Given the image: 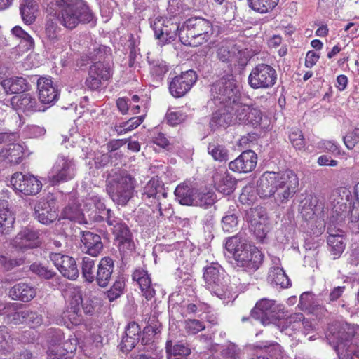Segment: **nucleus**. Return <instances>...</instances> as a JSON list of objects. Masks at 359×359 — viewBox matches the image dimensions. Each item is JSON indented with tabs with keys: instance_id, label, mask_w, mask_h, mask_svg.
Here are the masks:
<instances>
[{
	"instance_id": "nucleus-39",
	"label": "nucleus",
	"mask_w": 359,
	"mask_h": 359,
	"mask_svg": "<svg viewBox=\"0 0 359 359\" xmlns=\"http://www.w3.org/2000/svg\"><path fill=\"white\" fill-rule=\"evenodd\" d=\"M238 53H240V50L235 44L225 42L218 48L217 55L221 62H231Z\"/></svg>"
},
{
	"instance_id": "nucleus-35",
	"label": "nucleus",
	"mask_w": 359,
	"mask_h": 359,
	"mask_svg": "<svg viewBox=\"0 0 359 359\" xmlns=\"http://www.w3.org/2000/svg\"><path fill=\"white\" fill-rule=\"evenodd\" d=\"M175 195L179 203L183 205H193L194 203V189L187 182L180 184L175 190Z\"/></svg>"
},
{
	"instance_id": "nucleus-8",
	"label": "nucleus",
	"mask_w": 359,
	"mask_h": 359,
	"mask_svg": "<svg viewBox=\"0 0 359 359\" xmlns=\"http://www.w3.org/2000/svg\"><path fill=\"white\" fill-rule=\"evenodd\" d=\"M50 15L56 17L63 27L71 30L80 23H87L93 19V14L84 2L62 9L57 15Z\"/></svg>"
},
{
	"instance_id": "nucleus-15",
	"label": "nucleus",
	"mask_w": 359,
	"mask_h": 359,
	"mask_svg": "<svg viewBox=\"0 0 359 359\" xmlns=\"http://www.w3.org/2000/svg\"><path fill=\"white\" fill-rule=\"evenodd\" d=\"M197 74L194 70L182 72L169 82V91L175 98L184 96L197 81Z\"/></svg>"
},
{
	"instance_id": "nucleus-16",
	"label": "nucleus",
	"mask_w": 359,
	"mask_h": 359,
	"mask_svg": "<svg viewBox=\"0 0 359 359\" xmlns=\"http://www.w3.org/2000/svg\"><path fill=\"white\" fill-rule=\"evenodd\" d=\"M50 259L60 273L69 280H76L79 277V269L76 260L67 255L52 252L50 254Z\"/></svg>"
},
{
	"instance_id": "nucleus-50",
	"label": "nucleus",
	"mask_w": 359,
	"mask_h": 359,
	"mask_svg": "<svg viewBox=\"0 0 359 359\" xmlns=\"http://www.w3.org/2000/svg\"><path fill=\"white\" fill-rule=\"evenodd\" d=\"M289 140L293 147L299 151L304 150L306 141L302 130L299 128H292L289 133Z\"/></svg>"
},
{
	"instance_id": "nucleus-7",
	"label": "nucleus",
	"mask_w": 359,
	"mask_h": 359,
	"mask_svg": "<svg viewBox=\"0 0 359 359\" xmlns=\"http://www.w3.org/2000/svg\"><path fill=\"white\" fill-rule=\"evenodd\" d=\"M66 306L62 313V318L72 325H79L84 321L82 313L83 296L81 287L69 285L65 291Z\"/></svg>"
},
{
	"instance_id": "nucleus-19",
	"label": "nucleus",
	"mask_w": 359,
	"mask_h": 359,
	"mask_svg": "<svg viewBox=\"0 0 359 359\" xmlns=\"http://www.w3.org/2000/svg\"><path fill=\"white\" fill-rule=\"evenodd\" d=\"M12 108L18 112H22L26 115L41 111V107L36 98L31 93H22L13 96L10 100Z\"/></svg>"
},
{
	"instance_id": "nucleus-25",
	"label": "nucleus",
	"mask_w": 359,
	"mask_h": 359,
	"mask_svg": "<svg viewBox=\"0 0 359 359\" xmlns=\"http://www.w3.org/2000/svg\"><path fill=\"white\" fill-rule=\"evenodd\" d=\"M112 233L120 252L125 254L133 251L134 249L133 235L129 227L124 222H119L112 228Z\"/></svg>"
},
{
	"instance_id": "nucleus-53",
	"label": "nucleus",
	"mask_w": 359,
	"mask_h": 359,
	"mask_svg": "<svg viewBox=\"0 0 359 359\" xmlns=\"http://www.w3.org/2000/svg\"><path fill=\"white\" fill-rule=\"evenodd\" d=\"M30 270L45 279L52 278L56 273L53 269L43 265L40 263H34L30 266Z\"/></svg>"
},
{
	"instance_id": "nucleus-22",
	"label": "nucleus",
	"mask_w": 359,
	"mask_h": 359,
	"mask_svg": "<svg viewBox=\"0 0 359 359\" xmlns=\"http://www.w3.org/2000/svg\"><path fill=\"white\" fill-rule=\"evenodd\" d=\"M42 231L34 229L31 226H26L16 235L14 242L16 247L20 249L34 248L39 247L41 243Z\"/></svg>"
},
{
	"instance_id": "nucleus-23",
	"label": "nucleus",
	"mask_w": 359,
	"mask_h": 359,
	"mask_svg": "<svg viewBox=\"0 0 359 359\" xmlns=\"http://www.w3.org/2000/svg\"><path fill=\"white\" fill-rule=\"evenodd\" d=\"M35 215L39 222L43 224H49L58 217V210L53 200L41 198L34 207Z\"/></svg>"
},
{
	"instance_id": "nucleus-11",
	"label": "nucleus",
	"mask_w": 359,
	"mask_h": 359,
	"mask_svg": "<svg viewBox=\"0 0 359 359\" xmlns=\"http://www.w3.org/2000/svg\"><path fill=\"white\" fill-rule=\"evenodd\" d=\"M235 121L239 124L250 125L254 128H265L268 126V119L264 117L262 112L248 105L236 104Z\"/></svg>"
},
{
	"instance_id": "nucleus-32",
	"label": "nucleus",
	"mask_w": 359,
	"mask_h": 359,
	"mask_svg": "<svg viewBox=\"0 0 359 359\" xmlns=\"http://www.w3.org/2000/svg\"><path fill=\"white\" fill-rule=\"evenodd\" d=\"M24 155V149L20 144H9L0 151V158L11 165L21 163Z\"/></svg>"
},
{
	"instance_id": "nucleus-60",
	"label": "nucleus",
	"mask_w": 359,
	"mask_h": 359,
	"mask_svg": "<svg viewBox=\"0 0 359 359\" xmlns=\"http://www.w3.org/2000/svg\"><path fill=\"white\" fill-rule=\"evenodd\" d=\"M139 338L131 337L130 336H123L121 341L119 344L120 350L123 353H128L131 351L138 343Z\"/></svg>"
},
{
	"instance_id": "nucleus-57",
	"label": "nucleus",
	"mask_w": 359,
	"mask_h": 359,
	"mask_svg": "<svg viewBox=\"0 0 359 359\" xmlns=\"http://www.w3.org/2000/svg\"><path fill=\"white\" fill-rule=\"evenodd\" d=\"M62 217L72 221L79 220L81 216V210L77 205H67L62 211Z\"/></svg>"
},
{
	"instance_id": "nucleus-4",
	"label": "nucleus",
	"mask_w": 359,
	"mask_h": 359,
	"mask_svg": "<svg viewBox=\"0 0 359 359\" xmlns=\"http://www.w3.org/2000/svg\"><path fill=\"white\" fill-rule=\"evenodd\" d=\"M212 34L210 21L200 17L190 18L181 25L180 41L185 46L197 47L208 42Z\"/></svg>"
},
{
	"instance_id": "nucleus-62",
	"label": "nucleus",
	"mask_w": 359,
	"mask_h": 359,
	"mask_svg": "<svg viewBox=\"0 0 359 359\" xmlns=\"http://www.w3.org/2000/svg\"><path fill=\"white\" fill-rule=\"evenodd\" d=\"M319 144L320 149L325 152L331 153L335 155L341 154L339 146L334 141L324 140H322Z\"/></svg>"
},
{
	"instance_id": "nucleus-1",
	"label": "nucleus",
	"mask_w": 359,
	"mask_h": 359,
	"mask_svg": "<svg viewBox=\"0 0 359 359\" xmlns=\"http://www.w3.org/2000/svg\"><path fill=\"white\" fill-rule=\"evenodd\" d=\"M299 178L291 170L280 172H264L259 177L257 191L263 198L274 197L281 203H286L297 191Z\"/></svg>"
},
{
	"instance_id": "nucleus-33",
	"label": "nucleus",
	"mask_w": 359,
	"mask_h": 359,
	"mask_svg": "<svg viewBox=\"0 0 359 359\" xmlns=\"http://www.w3.org/2000/svg\"><path fill=\"white\" fill-rule=\"evenodd\" d=\"M9 296L14 300L28 302L36 296V290L27 283H19L10 289Z\"/></svg>"
},
{
	"instance_id": "nucleus-47",
	"label": "nucleus",
	"mask_w": 359,
	"mask_h": 359,
	"mask_svg": "<svg viewBox=\"0 0 359 359\" xmlns=\"http://www.w3.org/2000/svg\"><path fill=\"white\" fill-rule=\"evenodd\" d=\"M304 324H309V320H306L304 316L301 313H295L290 315L285 320V330H291L293 331H300Z\"/></svg>"
},
{
	"instance_id": "nucleus-29",
	"label": "nucleus",
	"mask_w": 359,
	"mask_h": 359,
	"mask_svg": "<svg viewBox=\"0 0 359 359\" xmlns=\"http://www.w3.org/2000/svg\"><path fill=\"white\" fill-rule=\"evenodd\" d=\"M235 109L234 105H224V107L212 114L210 121V127L215 129L218 127L227 128L229 126L233 121Z\"/></svg>"
},
{
	"instance_id": "nucleus-10",
	"label": "nucleus",
	"mask_w": 359,
	"mask_h": 359,
	"mask_svg": "<svg viewBox=\"0 0 359 359\" xmlns=\"http://www.w3.org/2000/svg\"><path fill=\"white\" fill-rule=\"evenodd\" d=\"M167 194L163 182L158 178L153 177L144 187L142 199L149 206L154 205L159 215L163 216V205Z\"/></svg>"
},
{
	"instance_id": "nucleus-45",
	"label": "nucleus",
	"mask_w": 359,
	"mask_h": 359,
	"mask_svg": "<svg viewBox=\"0 0 359 359\" xmlns=\"http://www.w3.org/2000/svg\"><path fill=\"white\" fill-rule=\"evenodd\" d=\"M15 217L7 208L0 209V234H8L13 228Z\"/></svg>"
},
{
	"instance_id": "nucleus-26",
	"label": "nucleus",
	"mask_w": 359,
	"mask_h": 359,
	"mask_svg": "<svg viewBox=\"0 0 359 359\" xmlns=\"http://www.w3.org/2000/svg\"><path fill=\"white\" fill-rule=\"evenodd\" d=\"M274 302L263 299L257 302L251 311V316L264 325L269 324L275 316Z\"/></svg>"
},
{
	"instance_id": "nucleus-34",
	"label": "nucleus",
	"mask_w": 359,
	"mask_h": 359,
	"mask_svg": "<svg viewBox=\"0 0 359 359\" xmlns=\"http://www.w3.org/2000/svg\"><path fill=\"white\" fill-rule=\"evenodd\" d=\"M302 203L300 214L306 221L313 219L318 211H322L323 208L322 203L316 196H310V197L305 198Z\"/></svg>"
},
{
	"instance_id": "nucleus-48",
	"label": "nucleus",
	"mask_w": 359,
	"mask_h": 359,
	"mask_svg": "<svg viewBox=\"0 0 359 359\" xmlns=\"http://www.w3.org/2000/svg\"><path fill=\"white\" fill-rule=\"evenodd\" d=\"M166 353L169 355L173 356H187L191 353V349L189 346L182 342H178L172 345V341H167Z\"/></svg>"
},
{
	"instance_id": "nucleus-18",
	"label": "nucleus",
	"mask_w": 359,
	"mask_h": 359,
	"mask_svg": "<svg viewBox=\"0 0 359 359\" xmlns=\"http://www.w3.org/2000/svg\"><path fill=\"white\" fill-rule=\"evenodd\" d=\"M250 229L259 241H262L267 233V216L263 207L257 206L248 212Z\"/></svg>"
},
{
	"instance_id": "nucleus-9",
	"label": "nucleus",
	"mask_w": 359,
	"mask_h": 359,
	"mask_svg": "<svg viewBox=\"0 0 359 359\" xmlns=\"http://www.w3.org/2000/svg\"><path fill=\"white\" fill-rule=\"evenodd\" d=\"M277 76V72L272 66L260 63L251 70L248 83L252 89H269L276 84Z\"/></svg>"
},
{
	"instance_id": "nucleus-38",
	"label": "nucleus",
	"mask_w": 359,
	"mask_h": 359,
	"mask_svg": "<svg viewBox=\"0 0 359 359\" xmlns=\"http://www.w3.org/2000/svg\"><path fill=\"white\" fill-rule=\"evenodd\" d=\"M144 118L145 116L141 115L133 117L127 121L116 123L113 127V130L116 132L118 135H121L137 128L141 123H142Z\"/></svg>"
},
{
	"instance_id": "nucleus-44",
	"label": "nucleus",
	"mask_w": 359,
	"mask_h": 359,
	"mask_svg": "<svg viewBox=\"0 0 359 359\" xmlns=\"http://www.w3.org/2000/svg\"><path fill=\"white\" fill-rule=\"evenodd\" d=\"M279 0H247L249 7L256 12L266 13L273 10Z\"/></svg>"
},
{
	"instance_id": "nucleus-30",
	"label": "nucleus",
	"mask_w": 359,
	"mask_h": 359,
	"mask_svg": "<svg viewBox=\"0 0 359 359\" xmlns=\"http://www.w3.org/2000/svg\"><path fill=\"white\" fill-rule=\"evenodd\" d=\"M81 241L86 253L92 257L98 256L103 249L101 237L97 233L89 231H83Z\"/></svg>"
},
{
	"instance_id": "nucleus-37",
	"label": "nucleus",
	"mask_w": 359,
	"mask_h": 359,
	"mask_svg": "<svg viewBox=\"0 0 359 359\" xmlns=\"http://www.w3.org/2000/svg\"><path fill=\"white\" fill-rule=\"evenodd\" d=\"M14 338L6 326H0V355L7 356L14 350Z\"/></svg>"
},
{
	"instance_id": "nucleus-46",
	"label": "nucleus",
	"mask_w": 359,
	"mask_h": 359,
	"mask_svg": "<svg viewBox=\"0 0 359 359\" xmlns=\"http://www.w3.org/2000/svg\"><path fill=\"white\" fill-rule=\"evenodd\" d=\"M83 2L81 0H51L47 6L48 15H57L60 11Z\"/></svg>"
},
{
	"instance_id": "nucleus-27",
	"label": "nucleus",
	"mask_w": 359,
	"mask_h": 359,
	"mask_svg": "<svg viewBox=\"0 0 359 359\" xmlns=\"http://www.w3.org/2000/svg\"><path fill=\"white\" fill-rule=\"evenodd\" d=\"M114 263L110 257H102L97 265L96 275L94 277L97 285L105 287L111 280Z\"/></svg>"
},
{
	"instance_id": "nucleus-51",
	"label": "nucleus",
	"mask_w": 359,
	"mask_h": 359,
	"mask_svg": "<svg viewBox=\"0 0 359 359\" xmlns=\"http://www.w3.org/2000/svg\"><path fill=\"white\" fill-rule=\"evenodd\" d=\"M215 199V194L212 191H208L205 193H199L195 196L193 205L207 208L213 205Z\"/></svg>"
},
{
	"instance_id": "nucleus-59",
	"label": "nucleus",
	"mask_w": 359,
	"mask_h": 359,
	"mask_svg": "<svg viewBox=\"0 0 359 359\" xmlns=\"http://www.w3.org/2000/svg\"><path fill=\"white\" fill-rule=\"evenodd\" d=\"M343 140L348 149H353L359 142V128H354L344 137Z\"/></svg>"
},
{
	"instance_id": "nucleus-5",
	"label": "nucleus",
	"mask_w": 359,
	"mask_h": 359,
	"mask_svg": "<svg viewBox=\"0 0 359 359\" xmlns=\"http://www.w3.org/2000/svg\"><path fill=\"white\" fill-rule=\"evenodd\" d=\"M135 182L126 172H115L107 177L106 190L115 203L123 206L133 197Z\"/></svg>"
},
{
	"instance_id": "nucleus-42",
	"label": "nucleus",
	"mask_w": 359,
	"mask_h": 359,
	"mask_svg": "<svg viewBox=\"0 0 359 359\" xmlns=\"http://www.w3.org/2000/svg\"><path fill=\"white\" fill-rule=\"evenodd\" d=\"M93 71V75H96L102 82L109 81L113 76V69L109 64L102 62H96L90 66Z\"/></svg>"
},
{
	"instance_id": "nucleus-56",
	"label": "nucleus",
	"mask_w": 359,
	"mask_h": 359,
	"mask_svg": "<svg viewBox=\"0 0 359 359\" xmlns=\"http://www.w3.org/2000/svg\"><path fill=\"white\" fill-rule=\"evenodd\" d=\"M26 320L25 323L27 324L30 328H36L42 324V316L39 314L36 311L26 309Z\"/></svg>"
},
{
	"instance_id": "nucleus-13",
	"label": "nucleus",
	"mask_w": 359,
	"mask_h": 359,
	"mask_svg": "<svg viewBox=\"0 0 359 359\" xmlns=\"http://www.w3.org/2000/svg\"><path fill=\"white\" fill-rule=\"evenodd\" d=\"M76 175V167L72 158L59 156L50 173L49 180L53 185L72 180Z\"/></svg>"
},
{
	"instance_id": "nucleus-3",
	"label": "nucleus",
	"mask_w": 359,
	"mask_h": 359,
	"mask_svg": "<svg viewBox=\"0 0 359 359\" xmlns=\"http://www.w3.org/2000/svg\"><path fill=\"white\" fill-rule=\"evenodd\" d=\"M356 334V327L346 323H334L329 325L326 339L339 355L347 358L357 356V351L352 340Z\"/></svg>"
},
{
	"instance_id": "nucleus-21",
	"label": "nucleus",
	"mask_w": 359,
	"mask_h": 359,
	"mask_svg": "<svg viewBox=\"0 0 359 359\" xmlns=\"http://www.w3.org/2000/svg\"><path fill=\"white\" fill-rule=\"evenodd\" d=\"M152 27L156 39L170 40L175 39L177 35L180 37L181 26L174 22L172 18H156Z\"/></svg>"
},
{
	"instance_id": "nucleus-49",
	"label": "nucleus",
	"mask_w": 359,
	"mask_h": 359,
	"mask_svg": "<svg viewBox=\"0 0 359 359\" xmlns=\"http://www.w3.org/2000/svg\"><path fill=\"white\" fill-rule=\"evenodd\" d=\"M9 90L11 93L20 94V93L27 90L29 88V83L25 78L16 76L11 78L8 81Z\"/></svg>"
},
{
	"instance_id": "nucleus-41",
	"label": "nucleus",
	"mask_w": 359,
	"mask_h": 359,
	"mask_svg": "<svg viewBox=\"0 0 359 359\" xmlns=\"http://www.w3.org/2000/svg\"><path fill=\"white\" fill-rule=\"evenodd\" d=\"M81 267L82 276L85 281L88 283H93L95 281L94 277L96 275L97 269L95 260L88 257H84L82 258Z\"/></svg>"
},
{
	"instance_id": "nucleus-2",
	"label": "nucleus",
	"mask_w": 359,
	"mask_h": 359,
	"mask_svg": "<svg viewBox=\"0 0 359 359\" xmlns=\"http://www.w3.org/2000/svg\"><path fill=\"white\" fill-rule=\"evenodd\" d=\"M225 249L232 254L236 266L248 273L256 271L263 263V253L255 246L248 244L239 236L229 238L225 243Z\"/></svg>"
},
{
	"instance_id": "nucleus-17",
	"label": "nucleus",
	"mask_w": 359,
	"mask_h": 359,
	"mask_svg": "<svg viewBox=\"0 0 359 359\" xmlns=\"http://www.w3.org/2000/svg\"><path fill=\"white\" fill-rule=\"evenodd\" d=\"M62 29L56 20L47 18L44 27V37L47 42L59 50L66 49L69 43V36L60 34Z\"/></svg>"
},
{
	"instance_id": "nucleus-55",
	"label": "nucleus",
	"mask_w": 359,
	"mask_h": 359,
	"mask_svg": "<svg viewBox=\"0 0 359 359\" xmlns=\"http://www.w3.org/2000/svg\"><path fill=\"white\" fill-rule=\"evenodd\" d=\"M125 282L123 280H116L111 288L107 291V297L110 302L118 298L123 292Z\"/></svg>"
},
{
	"instance_id": "nucleus-52",
	"label": "nucleus",
	"mask_w": 359,
	"mask_h": 359,
	"mask_svg": "<svg viewBox=\"0 0 359 359\" xmlns=\"http://www.w3.org/2000/svg\"><path fill=\"white\" fill-rule=\"evenodd\" d=\"M184 330L189 335H194L205 329L204 323L197 319H187L184 322Z\"/></svg>"
},
{
	"instance_id": "nucleus-20",
	"label": "nucleus",
	"mask_w": 359,
	"mask_h": 359,
	"mask_svg": "<svg viewBox=\"0 0 359 359\" xmlns=\"http://www.w3.org/2000/svg\"><path fill=\"white\" fill-rule=\"evenodd\" d=\"M39 99L43 104H53L59 99L60 92L50 76H40L37 80Z\"/></svg>"
},
{
	"instance_id": "nucleus-31",
	"label": "nucleus",
	"mask_w": 359,
	"mask_h": 359,
	"mask_svg": "<svg viewBox=\"0 0 359 359\" xmlns=\"http://www.w3.org/2000/svg\"><path fill=\"white\" fill-rule=\"evenodd\" d=\"M215 189L224 195L232 194L236 186V181L227 172H216L213 176Z\"/></svg>"
},
{
	"instance_id": "nucleus-6",
	"label": "nucleus",
	"mask_w": 359,
	"mask_h": 359,
	"mask_svg": "<svg viewBox=\"0 0 359 359\" xmlns=\"http://www.w3.org/2000/svg\"><path fill=\"white\" fill-rule=\"evenodd\" d=\"M210 94L215 103L224 105L233 104L236 107L239 97L240 91L237 81L232 75L223 76L214 82L211 86Z\"/></svg>"
},
{
	"instance_id": "nucleus-63",
	"label": "nucleus",
	"mask_w": 359,
	"mask_h": 359,
	"mask_svg": "<svg viewBox=\"0 0 359 359\" xmlns=\"http://www.w3.org/2000/svg\"><path fill=\"white\" fill-rule=\"evenodd\" d=\"M22 263V259H8L4 255H0V267L6 271L11 270L15 266H20Z\"/></svg>"
},
{
	"instance_id": "nucleus-40",
	"label": "nucleus",
	"mask_w": 359,
	"mask_h": 359,
	"mask_svg": "<svg viewBox=\"0 0 359 359\" xmlns=\"http://www.w3.org/2000/svg\"><path fill=\"white\" fill-rule=\"evenodd\" d=\"M268 278L271 283L280 285L283 288H287L290 285V279L283 268L278 266L271 268Z\"/></svg>"
},
{
	"instance_id": "nucleus-28",
	"label": "nucleus",
	"mask_w": 359,
	"mask_h": 359,
	"mask_svg": "<svg viewBox=\"0 0 359 359\" xmlns=\"http://www.w3.org/2000/svg\"><path fill=\"white\" fill-rule=\"evenodd\" d=\"M132 278L138 284L142 295L147 301L154 298L156 291L152 287L151 279L147 271L143 269H135L133 273Z\"/></svg>"
},
{
	"instance_id": "nucleus-43",
	"label": "nucleus",
	"mask_w": 359,
	"mask_h": 359,
	"mask_svg": "<svg viewBox=\"0 0 359 359\" xmlns=\"http://www.w3.org/2000/svg\"><path fill=\"white\" fill-rule=\"evenodd\" d=\"M208 151L210 155L216 161L226 162L229 159V151L222 144L213 142L209 143Z\"/></svg>"
},
{
	"instance_id": "nucleus-64",
	"label": "nucleus",
	"mask_w": 359,
	"mask_h": 359,
	"mask_svg": "<svg viewBox=\"0 0 359 359\" xmlns=\"http://www.w3.org/2000/svg\"><path fill=\"white\" fill-rule=\"evenodd\" d=\"M36 8L20 7V14L22 20L27 25L32 24L36 19Z\"/></svg>"
},
{
	"instance_id": "nucleus-12",
	"label": "nucleus",
	"mask_w": 359,
	"mask_h": 359,
	"mask_svg": "<svg viewBox=\"0 0 359 359\" xmlns=\"http://www.w3.org/2000/svg\"><path fill=\"white\" fill-rule=\"evenodd\" d=\"M13 189L25 196H35L42 189L41 181L34 175L17 172L12 175L10 180Z\"/></svg>"
},
{
	"instance_id": "nucleus-61",
	"label": "nucleus",
	"mask_w": 359,
	"mask_h": 359,
	"mask_svg": "<svg viewBox=\"0 0 359 359\" xmlns=\"http://www.w3.org/2000/svg\"><path fill=\"white\" fill-rule=\"evenodd\" d=\"M185 115L180 111L168 110L166 113L165 118L167 122L170 126H177L182 123L185 118Z\"/></svg>"
},
{
	"instance_id": "nucleus-54",
	"label": "nucleus",
	"mask_w": 359,
	"mask_h": 359,
	"mask_svg": "<svg viewBox=\"0 0 359 359\" xmlns=\"http://www.w3.org/2000/svg\"><path fill=\"white\" fill-rule=\"evenodd\" d=\"M238 223V217L235 214L227 215L222 218V229L225 232L233 233L237 230Z\"/></svg>"
},
{
	"instance_id": "nucleus-36",
	"label": "nucleus",
	"mask_w": 359,
	"mask_h": 359,
	"mask_svg": "<svg viewBox=\"0 0 359 359\" xmlns=\"http://www.w3.org/2000/svg\"><path fill=\"white\" fill-rule=\"evenodd\" d=\"M329 236L327 238V243L329 246V250L333 258H339L344 251L346 244L344 241L343 236L340 234H333L328 230Z\"/></svg>"
},
{
	"instance_id": "nucleus-24",
	"label": "nucleus",
	"mask_w": 359,
	"mask_h": 359,
	"mask_svg": "<svg viewBox=\"0 0 359 359\" xmlns=\"http://www.w3.org/2000/svg\"><path fill=\"white\" fill-rule=\"evenodd\" d=\"M257 163L256 153L252 150H246L229 163V168L233 172L247 173L255 168Z\"/></svg>"
},
{
	"instance_id": "nucleus-14",
	"label": "nucleus",
	"mask_w": 359,
	"mask_h": 359,
	"mask_svg": "<svg viewBox=\"0 0 359 359\" xmlns=\"http://www.w3.org/2000/svg\"><path fill=\"white\" fill-rule=\"evenodd\" d=\"M219 266H207L203 272L206 288L217 297L222 299L226 296L227 287L224 283L223 273Z\"/></svg>"
},
{
	"instance_id": "nucleus-58",
	"label": "nucleus",
	"mask_w": 359,
	"mask_h": 359,
	"mask_svg": "<svg viewBox=\"0 0 359 359\" xmlns=\"http://www.w3.org/2000/svg\"><path fill=\"white\" fill-rule=\"evenodd\" d=\"M93 71L90 67H89L88 76L85 81L86 87L90 90H96L99 89L102 84V80L96 76V75H93Z\"/></svg>"
}]
</instances>
